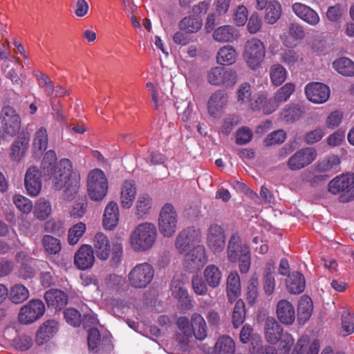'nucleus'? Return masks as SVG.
<instances>
[{
  "label": "nucleus",
  "mask_w": 354,
  "mask_h": 354,
  "mask_svg": "<svg viewBox=\"0 0 354 354\" xmlns=\"http://www.w3.org/2000/svg\"><path fill=\"white\" fill-rule=\"evenodd\" d=\"M54 151H48L41 161V172L46 179H53L56 189H61L66 183L71 174L72 164L68 159H62L58 164Z\"/></svg>",
  "instance_id": "obj_1"
},
{
  "label": "nucleus",
  "mask_w": 354,
  "mask_h": 354,
  "mask_svg": "<svg viewBox=\"0 0 354 354\" xmlns=\"http://www.w3.org/2000/svg\"><path fill=\"white\" fill-rule=\"evenodd\" d=\"M157 238V229L154 224L145 222L139 224L131 232L129 243L135 252H145L153 245Z\"/></svg>",
  "instance_id": "obj_2"
},
{
  "label": "nucleus",
  "mask_w": 354,
  "mask_h": 354,
  "mask_svg": "<svg viewBox=\"0 0 354 354\" xmlns=\"http://www.w3.org/2000/svg\"><path fill=\"white\" fill-rule=\"evenodd\" d=\"M227 258L231 262L239 261L241 273H247L250 266V252L246 245H242L240 236L234 234L230 239L227 246Z\"/></svg>",
  "instance_id": "obj_3"
},
{
  "label": "nucleus",
  "mask_w": 354,
  "mask_h": 354,
  "mask_svg": "<svg viewBox=\"0 0 354 354\" xmlns=\"http://www.w3.org/2000/svg\"><path fill=\"white\" fill-rule=\"evenodd\" d=\"M177 326L187 338L194 336L197 339L203 340L207 337L206 322L199 313H193L191 320L187 317H179L177 320Z\"/></svg>",
  "instance_id": "obj_4"
},
{
  "label": "nucleus",
  "mask_w": 354,
  "mask_h": 354,
  "mask_svg": "<svg viewBox=\"0 0 354 354\" xmlns=\"http://www.w3.org/2000/svg\"><path fill=\"white\" fill-rule=\"evenodd\" d=\"M108 180L103 171L95 169L87 176V192L92 201H102L108 191Z\"/></svg>",
  "instance_id": "obj_5"
},
{
  "label": "nucleus",
  "mask_w": 354,
  "mask_h": 354,
  "mask_svg": "<svg viewBox=\"0 0 354 354\" xmlns=\"http://www.w3.org/2000/svg\"><path fill=\"white\" fill-rule=\"evenodd\" d=\"M265 57L266 47L263 41L257 38H252L246 41L243 58L250 69L256 70L259 68Z\"/></svg>",
  "instance_id": "obj_6"
},
{
  "label": "nucleus",
  "mask_w": 354,
  "mask_h": 354,
  "mask_svg": "<svg viewBox=\"0 0 354 354\" xmlns=\"http://www.w3.org/2000/svg\"><path fill=\"white\" fill-rule=\"evenodd\" d=\"M2 138L15 137L20 132L21 120L16 110L10 106H4L0 113Z\"/></svg>",
  "instance_id": "obj_7"
},
{
  "label": "nucleus",
  "mask_w": 354,
  "mask_h": 354,
  "mask_svg": "<svg viewBox=\"0 0 354 354\" xmlns=\"http://www.w3.org/2000/svg\"><path fill=\"white\" fill-rule=\"evenodd\" d=\"M154 276L153 267L145 262L137 264L129 272L128 280L134 288H145L152 281Z\"/></svg>",
  "instance_id": "obj_8"
},
{
  "label": "nucleus",
  "mask_w": 354,
  "mask_h": 354,
  "mask_svg": "<svg viewBox=\"0 0 354 354\" xmlns=\"http://www.w3.org/2000/svg\"><path fill=\"white\" fill-rule=\"evenodd\" d=\"M207 79L212 85L230 88L236 84L238 75L236 71L232 68L215 66L208 71Z\"/></svg>",
  "instance_id": "obj_9"
},
{
  "label": "nucleus",
  "mask_w": 354,
  "mask_h": 354,
  "mask_svg": "<svg viewBox=\"0 0 354 354\" xmlns=\"http://www.w3.org/2000/svg\"><path fill=\"white\" fill-rule=\"evenodd\" d=\"M177 212L170 203H166L160 209L158 217V228L161 234L170 237L177 229Z\"/></svg>",
  "instance_id": "obj_10"
},
{
  "label": "nucleus",
  "mask_w": 354,
  "mask_h": 354,
  "mask_svg": "<svg viewBox=\"0 0 354 354\" xmlns=\"http://www.w3.org/2000/svg\"><path fill=\"white\" fill-rule=\"evenodd\" d=\"M201 232L193 227H188L181 230L176 236L175 246L178 251L183 254L191 247L200 245L201 241Z\"/></svg>",
  "instance_id": "obj_11"
},
{
  "label": "nucleus",
  "mask_w": 354,
  "mask_h": 354,
  "mask_svg": "<svg viewBox=\"0 0 354 354\" xmlns=\"http://www.w3.org/2000/svg\"><path fill=\"white\" fill-rule=\"evenodd\" d=\"M45 312L42 301L32 299L20 309L18 320L22 324H30L39 319Z\"/></svg>",
  "instance_id": "obj_12"
},
{
  "label": "nucleus",
  "mask_w": 354,
  "mask_h": 354,
  "mask_svg": "<svg viewBox=\"0 0 354 354\" xmlns=\"http://www.w3.org/2000/svg\"><path fill=\"white\" fill-rule=\"evenodd\" d=\"M207 262L205 248L197 245L185 254L184 266L190 272L198 271Z\"/></svg>",
  "instance_id": "obj_13"
},
{
  "label": "nucleus",
  "mask_w": 354,
  "mask_h": 354,
  "mask_svg": "<svg viewBox=\"0 0 354 354\" xmlns=\"http://www.w3.org/2000/svg\"><path fill=\"white\" fill-rule=\"evenodd\" d=\"M317 156L315 149L306 147L297 151L288 161V167L291 170H299L310 165Z\"/></svg>",
  "instance_id": "obj_14"
},
{
  "label": "nucleus",
  "mask_w": 354,
  "mask_h": 354,
  "mask_svg": "<svg viewBox=\"0 0 354 354\" xmlns=\"http://www.w3.org/2000/svg\"><path fill=\"white\" fill-rule=\"evenodd\" d=\"M329 87L320 82H311L305 86L307 99L315 104L326 102L330 96Z\"/></svg>",
  "instance_id": "obj_15"
},
{
  "label": "nucleus",
  "mask_w": 354,
  "mask_h": 354,
  "mask_svg": "<svg viewBox=\"0 0 354 354\" xmlns=\"http://www.w3.org/2000/svg\"><path fill=\"white\" fill-rule=\"evenodd\" d=\"M354 185V174H346L336 176L328 185V192L333 194L346 195Z\"/></svg>",
  "instance_id": "obj_16"
},
{
  "label": "nucleus",
  "mask_w": 354,
  "mask_h": 354,
  "mask_svg": "<svg viewBox=\"0 0 354 354\" xmlns=\"http://www.w3.org/2000/svg\"><path fill=\"white\" fill-rule=\"evenodd\" d=\"M207 244L214 252L222 251L225 245V236L223 228L218 224H212L207 230Z\"/></svg>",
  "instance_id": "obj_17"
},
{
  "label": "nucleus",
  "mask_w": 354,
  "mask_h": 354,
  "mask_svg": "<svg viewBox=\"0 0 354 354\" xmlns=\"http://www.w3.org/2000/svg\"><path fill=\"white\" fill-rule=\"evenodd\" d=\"M41 172L35 166H32L26 171L24 183L28 194L32 196H37L41 189Z\"/></svg>",
  "instance_id": "obj_18"
},
{
  "label": "nucleus",
  "mask_w": 354,
  "mask_h": 354,
  "mask_svg": "<svg viewBox=\"0 0 354 354\" xmlns=\"http://www.w3.org/2000/svg\"><path fill=\"white\" fill-rule=\"evenodd\" d=\"M30 139L25 135L19 136L11 143L9 148V158L15 162H19L26 156L29 148Z\"/></svg>",
  "instance_id": "obj_19"
},
{
  "label": "nucleus",
  "mask_w": 354,
  "mask_h": 354,
  "mask_svg": "<svg viewBox=\"0 0 354 354\" xmlns=\"http://www.w3.org/2000/svg\"><path fill=\"white\" fill-rule=\"evenodd\" d=\"M227 95L222 90H218L209 97L207 102V110L209 115L217 118L227 104Z\"/></svg>",
  "instance_id": "obj_20"
},
{
  "label": "nucleus",
  "mask_w": 354,
  "mask_h": 354,
  "mask_svg": "<svg viewBox=\"0 0 354 354\" xmlns=\"http://www.w3.org/2000/svg\"><path fill=\"white\" fill-rule=\"evenodd\" d=\"M95 257L93 248L89 245H83L76 252L74 263L80 270H86L93 266Z\"/></svg>",
  "instance_id": "obj_21"
},
{
  "label": "nucleus",
  "mask_w": 354,
  "mask_h": 354,
  "mask_svg": "<svg viewBox=\"0 0 354 354\" xmlns=\"http://www.w3.org/2000/svg\"><path fill=\"white\" fill-rule=\"evenodd\" d=\"M294 13L310 26H317L320 21L317 12L310 7L301 3H295L292 6Z\"/></svg>",
  "instance_id": "obj_22"
},
{
  "label": "nucleus",
  "mask_w": 354,
  "mask_h": 354,
  "mask_svg": "<svg viewBox=\"0 0 354 354\" xmlns=\"http://www.w3.org/2000/svg\"><path fill=\"white\" fill-rule=\"evenodd\" d=\"M278 319L285 325H291L295 320V310L293 305L288 300H280L276 307Z\"/></svg>",
  "instance_id": "obj_23"
},
{
  "label": "nucleus",
  "mask_w": 354,
  "mask_h": 354,
  "mask_svg": "<svg viewBox=\"0 0 354 354\" xmlns=\"http://www.w3.org/2000/svg\"><path fill=\"white\" fill-rule=\"evenodd\" d=\"M137 189L135 182L127 180L123 182L120 189V205L124 209H129L136 198Z\"/></svg>",
  "instance_id": "obj_24"
},
{
  "label": "nucleus",
  "mask_w": 354,
  "mask_h": 354,
  "mask_svg": "<svg viewBox=\"0 0 354 354\" xmlns=\"http://www.w3.org/2000/svg\"><path fill=\"white\" fill-rule=\"evenodd\" d=\"M264 334L266 340L274 345L282 338L284 333L283 328L274 319L268 318L265 324Z\"/></svg>",
  "instance_id": "obj_25"
},
{
  "label": "nucleus",
  "mask_w": 354,
  "mask_h": 354,
  "mask_svg": "<svg viewBox=\"0 0 354 354\" xmlns=\"http://www.w3.org/2000/svg\"><path fill=\"white\" fill-rule=\"evenodd\" d=\"M93 252L101 260H106L110 256L111 245L108 237L102 232L95 234L93 239Z\"/></svg>",
  "instance_id": "obj_26"
},
{
  "label": "nucleus",
  "mask_w": 354,
  "mask_h": 354,
  "mask_svg": "<svg viewBox=\"0 0 354 354\" xmlns=\"http://www.w3.org/2000/svg\"><path fill=\"white\" fill-rule=\"evenodd\" d=\"M87 342L88 348L93 352H97L98 347L103 346L104 345L108 351L113 349V344L108 337H104L101 342L100 331L95 327L89 328Z\"/></svg>",
  "instance_id": "obj_27"
},
{
  "label": "nucleus",
  "mask_w": 354,
  "mask_h": 354,
  "mask_svg": "<svg viewBox=\"0 0 354 354\" xmlns=\"http://www.w3.org/2000/svg\"><path fill=\"white\" fill-rule=\"evenodd\" d=\"M44 299L48 307L62 308L68 303V296L62 290L58 289H50L44 294Z\"/></svg>",
  "instance_id": "obj_28"
},
{
  "label": "nucleus",
  "mask_w": 354,
  "mask_h": 354,
  "mask_svg": "<svg viewBox=\"0 0 354 354\" xmlns=\"http://www.w3.org/2000/svg\"><path fill=\"white\" fill-rule=\"evenodd\" d=\"M202 26V19L194 15L184 17L178 23V29L187 34L197 33L201 29Z\"/></svg>",
  "instance_id": "obj_29"
},
{
  "label": "nucleus",
  "mask_w": 354,
  "mask_h": 354,
  "mask_svg": "<svg viewBox=\"0 0 354 354\" xmlns=\"http://www.w3.org/2000/svg\"><path fill=\"white\" fill-rule=\"evenodd\" d=\"M58 330V323L55 320H47L38 329L36 334V342L43 344L48 341Z\"/></svg>",
  "instance_id": "obj_30"
},
{
  "label": "nucleus",
  "mask_w": 354,
  "mask_h": 354,
  "mask_svg": "<svg viewBox=\"0 0 354 354\" xmlns=\"http://www.w3.org/2000/svg\"><path fill=\"white\" fill-rule=\"evenodd\" d=\"M286 284L290 293L300 294L304 291L306 287L305 277L299 272H292L290 274H288Z\"/></svg>",
  "instance_id": "obj_31"
},
{
  "label": "nucleus",
  "mask_w": 354,
  "mask_h": 354,
  "mask_svg": "<svg viewBox=\"0 0 354 354\" xmlns=\"http://www.w3.org/2000/svg\"><path fill=\"white\" fill-rule=\"evenodd\" d=\"M171 290L173 297L178 299L187 310H189L193 307L192 299L182 282L172 281Z\"/></svg>",
  "instance_id": "obj_32"
},
{
  "label": "nucleus",
  "mask_w": 354,
  "mask_h": 354,
  "mask_svg": "<svg viewBox=\"0 0 354 354\" xmlns=\"http://www.w3.org/2000/svg\"><path fill=\"white\" fill-rule=\"evenodd\" d=\"M119 209L115 202H110L106 205L103 218V225L107 230H113L118 223Z\"/></svg>",
  "instance_id": "obj_33"
},
{
  "label": "nucleus",
  "mask_w": 354,
  "mask_h": 354,
  "mask_svg": "<svg viewBox=\"0 0 354 354\" xmlns=\"http://www.w3.org/2000/svg\"><path fill=\"white\" fill-rule=\"evenodd\" d=\"M203 277L207 285L212 288H217L222 279V272L219 268L215 265H208L204 270Z\"/></svg>",
  "instance_id": "obj_34"
},
{
  "label": "nucleus",
  "mask_w": 354,
  "mask_h": 354,
  "mask_svg": "<svg viewBox=\"0 0 354 354\" xmlns=\"http://www.w3.org/2000/svg\"><path fill=\"white\" fill-rule=\"evenodd\" d=\"M241 292L240 278L237 272H231L227 281V296L230 303H232Z\"/></svg>",
  "instance_id": "obj_35"
},
{
  "label": "nucleus",
  "mask_w": 354,
  "mask_h": 354,
  "mask_svg": "<svg viewBox=\"0 0 354 354\" xmlns=\"http://www.w3.org/2000/svg\"><path fill=\"white\" fill-rule=\"evenodd\" d=\"M313 301L309 297H303L297 308V320L300 324H304L310 317L313 312Z\"/></svg>",
  "instance_id": "obj_36"
},
{
  "label": "nucleus",
  "mask_w": 354,
  "mask_h": 354,
  "mask_svg": "<svg viewBox=\"0 0 354 354\" xmlns=\"http://www.w3.org/2000/svg\"><path fill=\"white\" fill-rule=\"evenodd\" d=\"M152 207V199L147 194L139 195L135 207V214L138 218H143L149 214Z\"/></svg>",
  "instance_id": "obj_37"
},
{
  "label": "nucleus",
  "mask_w": 354,
  "mask_h": 354,
  "mask_svg": "<svg viewBox=\"0 0 354 354\" xmlns=\"http://www.w3.org/2000/svg\"><path fill=\"white\" fill-rule=\"evenodd\" d=\"M234 351L235 344L230 336L220 337L214 345V354H234Z\"/></svg>",
  "instance_id": "obj_38"
},
{
  "label": "nucleus",
  "mask_w": 354,
  "mask_h": 354,
  "mask_svg": "<svg viewBox=\"0 0 354 354\" xmlns=\"http://www.w3.org/2000/svg\"><path fill=\"white\" fill-rule=\"evenodd\" d=\"M235 49L229 45L221 48L216 55V62L221 65H231L236 61Z\"/></svg>",
  "instance_id": "obj_39"
},
{
  "label": "nucleus",
  "mask_w": 354,
  "mask_h": 354,
  "mask_svg": "<svg viewBox=\"0 0 354 354\" xmlns=\"http://www.w3.org/2000/svg\"><path fill=\"white\" fill-rule=\"evenodd\" d=\"M52 206L50 202L45 198H39L34 206V215L41 221L46 219L51 214Z\"/></svg>",
  "instance_id": "obj_40"
},
{
  "label": "nucleus",
  "mask_w": 354,
  "mask_h": 354,
  "mask_svg": "<svg viewBox=\"0 0 354 354\" xmlns=\"http://www.w3.org/2000/svg\"><path fill=\"white\" fill-rule=\"evenodd\" d=\"M264 9H266L264 18L268 24H274L279 19L281 15V6L277 1H269L268 5Z\"/></svg>",
  "instance_id": "obj_41"
},
{
  "label": "nucleus",
  "mask_w": 354,
  "mask_h": 354,
  "mask_svg": "<svg viewBox=\"0 0 354 354\" xmlns=\"http://www.w3.org/2000/svg\"><path fill=\"white\" fill-rule=\"evenodd\" d=\"M48 137L47 130L45 127L39 128L33 138L32 147L35 151H38L40 153L46 151L48 147Z\"/></svg>",
  "instance_id": "obj_42"
},
{
  "label": "nucleus",
  "mask_w": 354,
  "mask_h": 354,
  "mask_svg": "<svg viewBox=\"0 0 354 354\" xmlns=\"http://www.w3.org/2000/svg\"><path fill=\"white\" fill-rule=\"evenodd\" d=\"M333 67L344 76L354 75V62L347 57H341L333 62Z\"/></svg>",
  "instance_id": "obj_43"
},
{
  "label": "nucleus",
  "mask_w": 354,
  "mask_h": 354,
  "mask_svg": "<svg viewBox=\"0 0 354 354\" xmlns=\"http://www.w3.org/2000/svg\"><path fill=\"white\" fill-rule=\"evenodd\" d=\"M342 326L340 333L344 336L349 335L354 333V313L348 308H344L342 312Z\"/></svg>",
  "instance_id": "obj_44"
},
{
  "label": "nucleus",
  "mask_w": 354,
  "mask_h": 354,
  "mask_svg": "<svg viewBox=\"0 0 354 354\" xmlns=\"http://www.w3.org/2000/svg\"><path fill=\"white\" fill-rule=\"evenodd\" d=\"M213 39L218 42H230L234 39V28L232 26H222L214 30Z\"/></svg>",
  "instance_id": "obj_45"
},
{
  "label": "nucleus",
  "mask_w": 354,
  "mask_h": 354,
  "mask_svg": "<svg viewBox=\"0 0 354 354\" xmlns=\"http://www.w3.org/2000/svg\"><path fill=\"white\" fill-rule=\"evenodd\" d=\"M269 75L272 84L278 86L285 82L287 77V71L280 64H274L270 68Z\"/></svg>",
  "instance_id": "obj_46"
},
{
  "label": "nucleus",
  "mask_w": 354,
  "mask_h": 354,
  "mask_svg": "<svg viewBox=\"0 0 354 354\" xmlns=\"http://www.w3.org/2000/svg\"><path fill=\"white\" fill-rule=\"evenodd\" d=\"M29 297L28 290L21 284H16L10 291L9 299L14 304H21Z\"/></svg>",
  "instance_id": "obj_47"
},
{
  "label": "nucleus",
  "mask_w": 354,
  "mask_h": 354,
  "mask_svg": "<svg viewBox=\"0 0 354 354\" xmlns=\"http://www.w3.org/2000/svg\"><path fill=\"white\" fill-rule=\"evenodd\" d=\"M340 163V159L337 156H330L324 158L317 163V170L320 172L336 170Z\"/></svg>",
  "instance_id": "obj_48"
},
{
  "label": "nucleus",
  "mask_w": 354,
  "mask_h": 354,
  "mask_svg": "<svg viewBox=\"0 0 354 354\" xmlns=\"http://www.w3.org/2000/svg\"><path fill=\"white\" fill-rule=\"evenodd\" d=\"M303 113L297 106L287 105L281 113V118L286 122H294L298 120Z\"/></svg>",
  "instance_id": "obj_49"
},
{
  "label": "nucleus",
  "mask_w": 354,
  "mask_h": 354,
  "mask_svg": "<svg viewBox=\"0 0 354 354\" xmlns=\"http://www.w3.org/2000/svg\"><path fill=\"white\" fill-rule=\"evenodd\" d=\"M245 316V304L241 299H239L236 302L232 312V322L234 328H239L243 323Z\"/></svg>",
  "instance_id": "obj_50"
},
{
  "label": "nucleus",
  "mask_w": 354,
  "mask_h": 354,
  "mask_svg": "<svg viewBox=\"0 0 354 354\" xmlns=\"http://www.w3.org/2000/svg\"><path fill=\"white\" fill-rule=\"evenodd\" d=\"M37 80L39 88L44 91L46 97L50 99L52 98L55 91V86L53 85L50 78L44 74L39 73L37 75Z\"/></svg>",
  "instance_id": "obj_51"
},
{
  "label": "nucleus",
  "mask_w": 354,
  "mask_h": 354,
  "mask_svg": "<svg viewBox=\"0 0 354 354\" xmlns=\"http://www.w3.org/2000/svg\"><path fill=\"white\" fill-rule=\"evenodd\" d=\"M42 243L46 252L50 254L58 253L62 248L60 241L50 235H45L42 239Z\"/></svg>",
  "instance_id": "obj_52"
},
{
  "label": "nucleus",
  "mask_w": 354,
  "mask_h": 354,
  "mask_svg": "<svg viewBox=\"0 0 354 354\" xmlns=\"http://www.w3.org/2000/svg\"><path fill=\"white\" fill-rule=\"evenodd\" d=\"M12 201L16 207L23 214H29L33 208L32 201L22 195H15Z\"/></svg>",
  "instance_id": "obj_53"
},
{
  "label": "nucleus",
  "mask_w": 354,
  "mask_h": 354,
  "mask_svg": "<svg viewBox=\"0 0 354 354\" xmlns=\"http://www.w3.org/2000/svg\"><path fill=\"white\" fill-rule=\"evenodd\" d=\"M86 230V225L82 222L70 228L68 234V241L70 245H75Z\"/></svg>",
  "instance_id": "obj_54"
},
{
  "label": "nucleus",
  "mask_w": 354,
  "mask_h": 354,
  "mask_svg": "<svg viewBox=\"0 0 354 354\" xmlns=\"http://www.w3.org/2000/svg\"><path fill=\"white\" fill-rule=\"evenodd\" d=\"M295 89V84L292 83H287L278 90L273 97L274 98V100L280 104L288 100Z\"/></svg>",
  "instance_id": "obj_55"
},
{
  "label": "nucleus",
  "mask_w": 354,
  "mask_h": 354,
  "mask_svg": "<svg viewBox=\"0 0 354 354\" xmlns=\"http://www.w3.org/2000/svg\"><path fill=\"white\" fill-rule=\"evenodd\" d=\"M279 59L281 62L289 67L293 66L299 59V55L292 49H284L279 54Z\"/></svg>",
  "instance_id": "obj_56"
},
{
  "label": "nucleus",
  "mask_w": 354,
  "mask_h": 354,
  "mask_svg": "<svg viewBox=\"0 0 354 354\" xmlns=\"http://www.w3.org/2000/svg\"><path fill=\"white\" fill-rule=\"evenodd\" d=\"M66 322L71 326H79L82 322L81 315L75 308H66L64 312Z\"/></svg>",
  "instance_id": "obj_57"
},
{
  "label": "nucleus",
  "mask_w": 354,
  "mask_h": 354,
  "mask_svg": "<svg viewBox=\"0 0 354 354\" xmlns=\"http://www.w3.org/2000/svg\"><path fill=\"white\" fill-rule=\"evenodd\" d=\"M286 138V132L282 129H279L270 133L265 139V143L267 146L279 145L283 142Z\"/></svg>",
  "instance_id": "obj_58"
},
{
  "label": "nucleus",
  "mask_w": 354,
  "mask_h": 354,
  "mask_svg": "<svg viewBox=\"0 0 354 354\" xmlns=\"http://www.w3.org/2000/svg\"><path fill=\"white\" fill-rule=\"evenodd\" d=\"M279 341V354H289L295 342L292 336L290 334L286 333Z\"/></svg>",
  "instance_id": "obj_59"
},
{
  "label": "nucleus",
  "mask_w": 354,
  "mask_h": 354,
  "mask_svg": "<svg viewBox=\"0 0 354 354\" xmlns=\"http://www.w3.org/2000/svg\"><path fill=\"white\" fill-rule=\"evenodd\" d=\"M253 133L252 131L246 127L239 129L236 133V143L238 145H245L252 138Z\"/></svg>",
  "instance_id": "obj_60"
},
{
  "label": "nucleus",
  "mask_w": 354,
  "mask_h": 354,
  "mask_svg": "<svg viewBox=\"0 0 354 354\" xmlns=\"http://www.w3.org/2000/svg\"><path fill=\"white\" fill-rule=\"evenodd\" d=\"M69 178L68 179L66 183V188L64 190V198L66 200L71 201L73 199L77 194L79 188H80V183L77 180H71L69 182Z\"/></svg>",
  "instance_id": "obj_61"
},
{
  "label": "nucleus",
  "mask_w": 354,
  "mask_h": 354,
  "mask_svg": "<svg viewBox=\"0 0 354 354\" xmlns=\"http://www.w3.org/2000/svg\"><path fill=\"white\" fill-rule=\"evenodd\" d=\"M192 288L194 292L198 295H205L207 294L208 288L207 283L201 277L194 276L192 280Z\"/></svg>",
  "instance_id": "obj_62"
},
{
  "label": "nucleus",
  "mask_w": 354,
  "mask_h": 354,
  "mask_svg": "<svg viewBox=\"0 0 354 354\" xmlns=\"http://www.w3.org/2000/svg\"><path fill=\"white\" fill-rule=\"evenodd\" d=\"M251 95L250 85L248 83H243L237 91V100L241 103H246L250 100Z\"/></svg>",
  "instance_id": "obj_63"
},
{
  "label": "nucleus",
  "mask_w": 354,
  "mask_h": 354,
  "mask_svg": "<svg viewBox=\"0 0 354 354\" xmlns=\"http://www.w3.org/2000/svg\"><path fill=\"white\" fill-rule=\"evenodd\" d=\"M247 299L252 304H254L258 297V281L256 278H252L248 286Z\"/></svg>",
  "instance_id": "obj_64"
}]
</instances>
